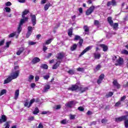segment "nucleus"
Listing matches in <instances>:
<instances>
[{"instance_id":"1","label":"nucleus","mask_w":128,"mask_h":128,"mask_svg":"<svg viewBox=\"0 0 128 128\" xmlns=\"http://www.w3.org/2000/svg\"><path fill=\"white\" fill-rule=\"evenodd\" d=\"M30 12V11L28 10H25L23 12L22 14V18L20 20V24L18 25V34H20V32H22V26L24 24L25 22H28V18L26 17V14H28Z\"/></svg>"},{"instance_id":"2","label":"nucleus","mask_w":128,"mask_h":128,"mask_svg":"<svg viewBox=\"0 0 128 128\" xmlns=\"http://www.w3.org/2000/svg\"><path fill=\"white\" fill-rule=\"evenodd\" d=\"M18 76H20V70H17L15 72H12L10 75V76L12 78L13 80H16V78H18Z\"/></svg>"},{"instance_id":"3","label":"nucleus","mask_w":128,"mask_h":128,"mask_svg":"<svg viewBox=\"0 0 128 128\" xmlns=\"http://www.w3.org/2000/svg\"><path fill=\"white\" fill-rule=\"evenodd\" d=\"M78 102H76V101H70V102H67L65 104V106L67 108H74V106H76V104Z\"/></svg>"},{"instance_id":"4","label":"nucleus","mask_w":128,"mask_h":128,"mask_svg":"<svg viewBox=\"0 0 128 128\" xmlns=\"http://www.w3.org/2000/svg\"><path fill=\"white\" fill-rule=\"evenodd\" d=\"M34 28H32V26H28V32L26 34V38H30V36L32 33V29H34Z\"/></svg>"},{"instance_id":"5","label":"nucleus","mask_w":128,"mask_h":128,"mask_svg":"<svg viewBox=\"0 0 128 128\" xmlns=\"http://www.w3.org/2000/svg\"><path fill=\"white\" fill-rule=\"evenodd\" d=\"M95 8H96L94 6H92L90 7V8L86 11V16H90V14L94 12V10Z\"/></svg>"},{"instance_id":"6","label":"nucleus","mask_w":128,"mask_h":128,"mask_svg":"<svg viewBox=\"0 0 128 128\" xmlns=\"http://www.w3.org/2000/svg\"><path fill=\"white\" fill-rule=\"evenodd\" d=\"M94 46H88L86 47L80 54L79 56H84L86 52H88V50H90Z\"/></svg>"},{"instance_id":"7","label":"nucleus","mask_w":128,"mask_h":128,"mask_svg":"<svg viewBox=\"0 0 128 128\" xmlns=\"http://www.w3.org/2000/svg\"><path fill=\"white\" fill-rule=\"evenodd\" d=\"M128 118V116H122L119 118H115V121L116 122H122V120H126Z\"/></svg>"},{"instance_id":"8","label":"nucleus","mask_w":128,"mask_h":128,"mask_svg":"<svg viewBox=\"0 0 128 128\" xmlns=\"http://www.w3.org/2000/svg\"><path fill=\"white\" fill-rule=\"evenodd\" d=\"M122 64H124V58L119 57L118 59L116 60L115 66H122Z\"/></svg>"},{"instance_id":"9","label":"nucleus","mask_w":128,"mask_h":128,"mask_svg":"<svg viewBox=\"0 0 128 128\" xmlns=\"http://www.w3.org/2000/svg\"><path fill=\"white\" fill-rule=\"evenodd\" d=\"M31 20L33 24V26H34L36 24V17L34 14H31L30 15Z\"/></svg>"},{"instance_id":"10","label":"nucleus","mask_w":128,"mask_h":128,"mask_svg":"<svg viewBox=\"0 0 128 128\" xmlns=\"http://www.w3.org/2000/svg\"><path fill=\"white\" fill-rule=\"evenodd\" d=\"M68 90H72V92H74L76 90H78V84L72 85L71 87L68 88Z\"/></svg>"},{"instance_id":"11","label":"nucleus","mask_w":128,"mask_h":128,"mask_svg":"<svg viewBox=\"0 0 128 128\" xmlns=\"http://www.w3.org/2000/svg\"><path fill=\"white\" fill-rule=\"evenodd\" d=\"M104 78V74H102L99 76V78L97 80V84H100Z\"/></svg>"},{"instance_id":"12","label":"nucleus","mask_w":128,"mask_h":128,"mask_svg":"<svg viewBox=\"0 0 128 128\" xmlns=\"http://www.w3.org/2000/svg\"><path fill=\"white\" fill-rule=\"evenodd\" d=\"M112 84L113 86H114L115 88H120V84H118V80H114Z\"/></svg>"},{"instance_id":"13","label":"nucleus","mask_w":128,"mask_h":128,"mask_svg":"<svg viewBox=\"0 0 128 128\" xmlns=\"http://www.w3.org/2000/svg\"><path fill=\"white\" fill-rule=\"evenodd\" d=\"M83 28L86 34H90V28L88 26H84Z\"/></svg>"},{"instance_id":"14","label":"nucleus","mask_w":128,"mask_h":128,"mask_svg":"<svg viewBox=\"0 0 128 128\" xmlns=\"http://www.w3.org/2000/svg\"><path fill=\"white\" fill-rule=\"evenodd\" d=\"M8 120L6 116V115H2L1 118H0V124H2V122H6Z\"/></svg>"},{"instance_id":"15","label":"nucleus","mask_w":128,"mask_h":128,"mask_svg":"<svg viewBox=\"0 0 128 128\" xmlns=\"http://www.w3.org/2000/svg\"><path fill=\"white\" fill-rule=\"evenodd\" d=\"M12 80L14 79L10 76H9L6 80H4V84L10 82Z\"/></svg>"},{"instance_id":"16","label":"nucleus","mask_w":128,"mask_h":128,"mask_svg":"<svg viewBox=\"0 0 128 128\" xmlns=\"http://www.w3.org/2000/svg\"><path fill=\"white\" fill-rule=\"evenodd\" d=\"M99 46H100L103 50V52H107L108 50V46H106L104 44H102L99 45Z\"/></svg>"},{"instance_id":"17","label":"nucleus","mask_w":128,"mask_h":128,"mask_svg":"<svg viewBox=\"0 0 128 128\" xmlns=\"http://www.w3.org/2000/svg\"><path fill=\"white\" fill-rule=\"evenodd\" d=\"M78 90L81 92V94H82V92H84L86 90H87L88 88L86 87H82V86H80V87H78Z\"/></svg>"},{"instance_id":"18","label":"nucleus","mask_w":128,"mask_h":128,"mask_svg":"<svg viewBox=\"0 0 128 128\" xmlns=\"http://www.w3.org/2000/svg\"><path fill=\"white\" fill-rule=\"evenodd\" d=\"M40 62V59L38 57L34 58L32 60V62L34 64H38V62Z\"/></svg>"},{"instance_id":"19","label":"nucleus","mask_w":128,"mask_h":128,"mask_svg":"<svg viewBox=\"0 0 128 128\" xmlns=\"http://www.w3.org/2000/svg\"><path fill=\"white\" fill-rule=\"evenodd\" d=\"M94 58H96V60H100V58L101 55H100V54L98 52L94 53Z\"/></svg>"},{"instance_id":"20","label":"nucleus","mask_w":128,"mask_h":128,"mask_svg":"<svg viewBox=\"0 0 128 128\" xmlns=\"http://www.w3.org/2000/svg\"><path fill=\"white\" fill-rule=\"evenodd\" d=\"M107 20L108 24H110V26H112V24H114V21L112 20V18L110 16L107 18Z\"/></svg>"},{"instance_id":"21","label":"nucleus","mask_w":128,"mask_h":128,"mask_svg":"<svg viewBox=\"0 0 128 128\" xmlns=\"http://www.w3.org/2000/svg\"><path fill=\"white\" fill-rule=\"evenodd\" d=\"M18 96H20V90H16L15 91L14 100H16L18 98Z\"/></svg>"},{"instance_id":"22","label":"nucleus","mask_w":128,"mask_h":128,"mask_svg":"<svg viewBox=\"0 0 128 128\" xmlns=\"http://www.w3.org/2000/svg\"><path fill=\"white\" fill-rule=\"evenodd\" d=\"M60 62L58 61L53 66L52 70H56V68L60 66Z\"/></svg>"},{"instance_id":"23","label":"nucleus","mask_w":128,"mask_h":128,"mask_svg":"<svg viewBox=\"0 0 128 128\" xmlns=\"http://www.w3.org/2000/svg\"><path fill=\"white\" fill-rule=\"evenodd\" d=\"M64 56V54L61 52L58 54L57 58L58 60H62Z\"/></svg>"},{"instance_id":"24","label":"nucleus","mask_w":128,"mask_h":128,"mask_svg":"<svg viewBox=\"0 0 128 128\" xmlns=\"http://www.w3.org/2000/svg\"><path fill=\"white\" fill-rule=\"evenodd\" d=\"M78 48V44H74L71 47H70V50L71 52H74V50H76V48Z\"/></svg>"},{"instance_id":"25","label":"nucleus","mask_w":128,"mask_h":128,"mask_svg":"<svg viewBox=\"0 0 128 128\" xmlns=\"http://www.w3.org/2000/svg\"><path fill=\"white\" fill-rule=\"evenodd\" d=\"M50 6H52V4H50V3H47L44 6V10H48Z\"/></svg>"},{"instance_id":"26","label":"nucleus","mask_w":128,"mask_h":128,"mask_svg":"<svg viewBox=\"0 0 128 128\" xmlns=\"http://www.w3.org/2000/svg\"><path fill=\"white\" fill-rule=\"evenodd\" d=\"M50 85H46L44 88V90L43 91V92H48V90H50Z\"/></svg>"},{"instance_id":"27","label":"nucleus","mask_w":128,"mask_h":128,"mask_svg":"<svg viewBox=\"0 0 128 128\" xmlns=\"http://www.w3.org/2000/svg\"><path fill=\"white\" fill-rule=\"evenodd\" d=\"M68 35L69 36H72V28H70L68 30Z\"/></svg>"},{"instance_id":"28","label":"nucleus","mask_w":128,"mask_h":128,"mask_svg":"<svg viewBox=\"0 0 128 128\" xmlns=\"http://www.w3.org/2000/svg\"><path fill=\"white\" fill-rule=\"evenodd\" d=\"M10 122H6L4 124V126H5V128H10Z\"/></svg>"},{"instance_id":"29","label":"nucleus","mask_w":128,"mask_h":128,"mask_svg":"<svg viewBox=\"0 0 128 128\" xmlns=\"http://www.w3.org/2000/svg\"><path fill=\"white\" fill-rule=\"evenodd\" d=\"M42 68H44V70H48V66L46 64H42L40 66Z\"/></svg>"},{"instance_id":"30","label":"nucleus","mask_w":128,"mask_h":128,"mask_svg":"<svg viewBox=\"0 0 128 128\" xmlns=\"http://www.w3.org/2000/svg\"><path fill=\"white\" fill-rule=\"evenodd\" d=\"M113 26L114 30H118V23H114H114L112 24V26Z\"/></svg>"},{"instance_id":"31","label":"nucleus","mask_w":128,"mask_h":128,"mask_svg":"<svg viewBox=\"0 0 128 128\" xmlns=\"http://www.w3.org/2000/svg\"><path fill=\"white\" fill-rule=\"evenodd\" d=\"M82 40V38H80V36L78 35H76L74 39V40Z\"/></svg>"},{"instance_id":"32","label":"nucleus","mask_w":128,"mask_h":128,"mask_svg":"<svg viewBox=\"0 0 128 128\" xmlns=\"http://www.w3.org/2000/svg\"><path fill=\"white\" fill-rule=\"evenodd\" d=\"M34 102H36V99H34V98L30 100V102L29 103V106L28 107L30 108V106H32V104H34Z\"/></svg>"},{"instance_id":"33","label":"nucleus","mask_w":128,"mask_h":128,"mask_svg":"<svg viewBox=\"0 0 128 128\" xmlns=\"http://www.w3.org/2000/svg\"><path fill=\"white\" fill-rule=\"evenodd\" d=\"M40 112V110L37 107L35 108L34 112H33L34 114H38Z\"/></svg>"},{"instance_id":"34","label":"nucleus","mask_w":128,"mask_h":128,"mask_svg":"<svg viewBox=\"0 0 128 128\" xmlns=\"http://www.w3.org/2000/svg\"><path fill=\"white\" fill-rule=\"evenodd\" d=\"M100 68H102L100 64L97 65L94 70L95 72H98V70H100Z\"/></svg>"},{"instance_id":"35","label":"nucleus","mask_w":128,"mask_h":128,"mask_svg":"<svg viewBox=\"0 0 128 128\" xmlns=\"http://www.w3.org/2000/svg\"><path fill=\"white\" fill-rule=\"evenodd\" d=\"M4 10H6V12H10V8L8 7H6L4 8Z\"/></svg>"},{"instance_id":"36","label":"nucleus","mask_w":128,"mask_h":128,"mask_svg":"<svg viewBox=\"0 0 128 128\" xmlns=\"http://www.w3.org/2000/svg\"><path fill=\"white\" fill-rule=\"evenodd\" d=\"M6 94V90H1V92L0 93V96H3V94Z\"/></svg>"},{"instance_id":"37","label":"nucleus","mask_w":128,"mask_h":128,"mask_svg":"<svg viewBox=\"0 0 128 128\" xmlns=\"http://www.w3.org/2000/svg\"><path fill=\"white\" fill-rule=\"evenodd\" d=\"M76 114H70V120H74V118H76Z\"/></svg>"},{"instance_id":"38","label":"nucleus","mask_w":128,"mask_h":128,"mask_svg":"<svg viewBox=\"0 0 128 128\" xmlns=\"http://www.w3.org/2000/svg\"><path fill=\"white\" fill-rule=\"evenodd\" d=\"M124 126H125V128H128V118L126 120H124Z\"/></svg>"},{"instance_id":"39","label":"nucleus","mask_w":128,"mask_h":128,"mask_svg":"<svg viewBox=\"0 0 128 128\" xmlns=\"http://www.w3.org/2000/svg\"><path fill=\"white\" fill-rule=\"evenodd\" d=\"M34 78V76L32 75H30L28 77V82H30V80H32Z\"/></svg>"},{"instance_id":"40","label":"nucleus","mask_w":128,"mask_h":128,"mask_svg":"<svg viewBox=\"0 0 128 128\" xmlns=\"http://www.w3.org/2000/svg\"><path fill=\"white\" fill-rule=\"evenodd\" d=\"M114 94V93L112 92H110L108 94H106V98H110Z\"/></svg>"},{"instance_id":"41","label":"nucleus","mask_w":128,"mask_h":128,"mask_svg":"<svg viewBox=\"0 0 128 128\" xmlns=\"http://www.w3.org/2000/svg\"><path fill=\"white\" fill-rule=\"evenodd\" d=\"M68 74H74V70H70L68 72Z\"/></svg>"},{"instance_id":"42","label":"nucleus","mask_w":128,"mask_h":128,"mask_svg":"<svg viewBox=\"0 0 128 128\" xmlns=\"http://www.w3.org/2000/svg\"><path fill=\"white\" fill-rule=\"evenodd\" d=\"M52 39H49L46 40L45 44H50L52 42Z\"/></svg>"},{"instance_id":"43","label":"nucleus","mask_w":128,"mask_h":128,"mask_svg":"<svg viewBox=\"0 0 128 128\" xmlns=\"http://www.w3.org/2000/svg\"><path fill=\"white\" fill-rule=\"evenodd\" d=\"M94 24L95 26H100V21H98V20H95L94 21Z\"/></svg>"},{"instance_id":"44","label":"nucleus","mask_w":128,"mask_h":128,"mask_svg":"<svg viewBox=\"0 0 128 128\" xmlns=\"http://www.w3.org/2000/svg\"><path fill=\"white\" fill-rule=\"evenodd\" d=\"M24 106L28 108H30V107H28L30 106V104H28V100L25 102Z\"/></svg>"},{"instance_id":"45","label":"nucleus","mask_w":128,"mask_h":128,"mask_svg":"<svg viewBox=\"0 0 128 128\" xmlns=\"http://www.w3.org/2000/svg\"><path fill=\"white\" fill-rule=\"evenodd\" d=\"M78 72H84V68H78L76 69Z\"/></svg>"},{"instance_id":"46","label":"nucleus","mask_w":128,"mask_h":128,"mask_svg":"<svg viewBox=\"0 0 128 128\" xmlns=\"http://www.w3.org/2000/svg\"><path fill=\"white\" fill-rule=\"evenodd\" d=\"M16 34V32H15L14 33H12L9 35V38H14Z\"/></svg>"},{"instance_id":"47","label":"nucleus","mask_w":128,"mask_h":128,"mask_svg":"<svg viewBox=\"0 0 128 128\" xmlns=\"http://www.w3.org/2000/svg\"><path fill=\"white\" fill-rule=\"evenodd\" d=\"M62 106L60 105H56V106H55V107H54V108L55 110H60Z\"/></svg>"},{"instance_id":"48","label":"nucleus","mask_w":128,"mask_h":128,"mask_svg":"<svg viewBox=\"0 0 128 128\" xmlns=\"http://www.w3.org/2000/svg\"><path fill=\"white\" fill-rule=\"evenodd\" d=\"M83 42H84V40H82V38H81L78 42V44L80 46H82Z\"/></svg>"},{"instance_id":"49","label":"nucleus","mask_w":128,"mask_h":128,"mask_svg":"<svg viewBox=\"0 0 128 128\" xmlns=\"http://www.w3.org/2000/svg\"><path fill=\"white\" fill-rule=\"evenodd\" d=\"M122 54H128V51L126 50H124L122 51Z\"/></svg>"},{"instance_id":"50","label":"nucleus","mask_w":128,"mask_h":128,"mask_svg":"<svg viewBox=\"0 0 128 128\" xmlns=\"http://www.w3.org/2000/svg\"><path fill=\"white\" fill-rule=\"evenodd\" d=\"M60 122H61V124H66L68 122H66V119H64V120H62Z\"/></svg>"},{"instance_id":"51","label":"nucleus","mask_w":128,"mask_h":128,"mask_svg":"<svg viewBox=\"0 0 128 128\" xmlns=\"http://www.w3.org/2000/svg\"><path fill=\"white\" fill-rule=\"evenodd\" d=\"M78 110H80V112H84V108L82 106H80L78 108Z\"/></svg>"},{"instance_id":"52","label":"nucleus","mask_w":128,"mask_h":128,"mask_svg":"<svg viewBox=\"0 0 128 128\" xmlns=\"http://www.w3.org/2000/svg\"><path fill=\"white\" fill-rule=\"evenodd\" d=\"M46 44H43V51L46 52L48 50V47L46 46Z\"/></svg>"},{"instance_id":"53","label":"nucleus","mask_w":128,"mask_h":128,"mask_svg":"<svg viewBox=\"0 0 128 128\" xmlns=\"http://www.w3.org/2000/svg\"><path fill=\"white\" fill-rule=\"evenodd\" d=\"M34 120V117L32 116L28 118V120H30V122H32Z\"/></svg>"},{"instance_id":"54","label":"nucleus","mask_w":128,"mask_h":128,"mask_svg":"<svg viewBox=\"0 0 128 128\" xmlns=\"http://www.w3.org/2000/svg\"><path fill=\"white\" fill-rule=\"evenodd\" d=\"M120 101H118V102H116L115 104V106H120L121 104Z\"/></svg>"},{"instance_id":"55","label":"nucleus","mask_w":128,"mask_h":128,"mask_svg":"<svg viewBox=\"0 0 128 128\" xmlns=\"http://www.w3.org/2000/svg\"><path fill=\"white\" fill-rule=\"evenodd\" d=\"M6 6H10L12 5V2H6V4H5Z\"/></svg>"},{"instance_id":"56","label":"nucleus","mask_w":128,"mask_h":128,"mask_svg":"<svg viewBox=\"0 0 128 128\" xmlns=\"http://www.w3.org/2000/svg\"><path fill=\"white\" fill-rule=\"evenodd\" d=\"M102 124H106L108 122V120L106 119H102L101 121Z\"/></svg>"},{"instance_id":"57","label":"nucleus","mask_w":128,"mask_h":128,"mask_svg":"<svg viewBox=\"0 0 128 128\" xmlns=\"http://www.w3.org/2000/svg\"><path fill=\"white\" fill-rule=\"evenodd\" d=\"M44 80H48L50 78V75H46L44 76Z\"/></svg>"},{"instance_id":"58","label":"nucleus","mask_w":128,"mask_h":128,"mask_svg":"<svg viewBox=\"0 0 128 128\" xmlns=\"http://www.w3.org/2000/svg\"><path fill=\"white\" fill-rule=\"evenodd\" d=\"M112 6H116V0H112Z\"/></svg>"},{"instance_id":"59","label":"nucleus","mask_w":128,"mask_h":128,"mask_svg":"<svg viewBox=\"0 0 128 128\" xmlns=\"http://www.w3.org/2000/svg\"><path fill=\"white\" fill-rule=\"evenodd\" d=\"M117 58H118V57H116V56H114L112 58V61L114 62H116V60H116Z\"/></svg>"},{"instance_id":"60","label":"nucleus","mask_w":128,"mask_h":128,"mask_svg":"<svg viewBox=\"0 0 128 128\" xmlns=\"http://www.w3.org/2000/svg\"><path fill=\"white\" fill-rule=\"evenodd\" d=\"M24 50V48H21L19 49L18 51H19L21 54Z\"/></svg>"},{"instance_id":"61","label":"nucleus","mask_w":128,"mask_h":128,"mask_svg":"<svg viewBox=\"0 0 128 128\" xmlns=\"http://www.w3.org/2000/svg\"><path fill=\"white\" fill-rule=\"evenodd\" d=\"M28 44L30 46H34V44H36V42H28Z\"/></svg>"},{"instance_id":"62","label":"nucleus","mask_w":128,"mask_h":128,"mask_svg":"<svg viewBox=\"0 0 128 128\" xmlns=\"http://www.w3.org/2000/svg\"><path fill=\"white\" fill-rule=\"evenodd\" d=\"M10 42H12L10 41L6 42V48H10Z\"/></svg>"},{"instance_id":"63","label":"nucleus","mask_w":128,"mask_h":128,"mask_svg":"<svg viewBox=\"0 0 128 128\" xmlns=\"http://www.w3.org/2000/svg\"><path fill=\"white\" fill-rule=\"evenodd\" d=\"M38 128H44V126L42 125V122H40L39 124V125L38 126Z\"/></svg>"},{"instance_id":"64","label":"nucleus","mask_w":128,"mask_h":128,"mask_svg":"<svg viewBox=\"0 0 128 128\" xmlns=\"http://www.w3.org/2000/svg\"><path fill=\"white\" fill-rule=\"evenodd\" d=\"M126 96H123L121 98L120 101L123 102V100H126Z\"/></svg>"}]
</instances>
